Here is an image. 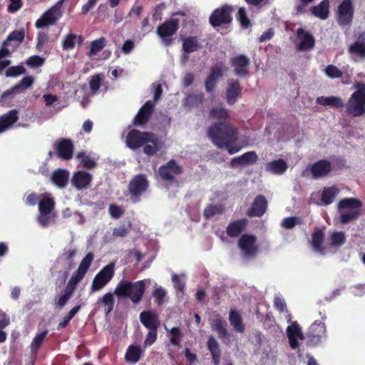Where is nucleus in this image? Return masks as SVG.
<instances>
[{"instance_id": "64", "label": "nucleus", "mask_w": 365, "mask_h": 365, "mask_svg": "<svg viewBox=\"0 0 365 365\" xmlns=\"http://www.w3.org/2000/svg\"><path fill=\"white\" fill-rule=\"evenodd\" d=\"M48 40V36L44 32H40L37 36L36 48L41 51Z\"/></svg>"}, {"instance_id": "31", "label": "nucleus", "mask_w": 365, "mask_h": 365, "mask_svg": "<svg viewBox=\"0 0 365 365\" xmlns=\"http://www.w3.org/2000/svg\"><path fill=\"white\" fill-rule=\"evenodd\" d=\"M207 348L211 353L214 365H219L221 357V349L218 342L213 336H210L208 338Z\"/></svg>"}, {"instance_id": "12", "label": "nucleus", "mask_w": 365, "mask_h": 365, "mask_svg": "<svg viewBox=\"0 0 365 365\" xmlns=\"http://www.w3.org/2000/svg\"><path fill=\"white\" fill-rule=\"evenodd\" d=\"M230 66L233 68L234 73L239 77H245L249 74L250 59L245 54H240L230 58Z\"/></svg>"}, {"instance_id": "16", "label": "nucleus", "mask_w": 365, "mask_h": 365, "mask_svg": "<svg viewBox=\"0 0 365 365\" xmlns=\"http://www.w3.org/2000/svg\"><path fill=\"white\" fill-rule=\"evenodd\" d=\"M155 103L152 101H148L139 109L135 116L133 123L136 126H143L150 120L154 109Z\"/></svg>"}, {"instance_id": "63", "label": "nucleus", "mask_w": 365, "mask_h": 365, "mask_svg": "<svg viewBox=\"0 0 365 365\" xmlns=\"http://www.w3.org/2000/svg\"><path fill=\"white\" fill-rule=\"evenodd\" d=\"M218 81L210 76H208L205 81V88L207 93H212L217 86Z\"/></svg>"}, {"instance_id": "35", "label": "nucleus", "mask_w": 365, "mask_h": 365, "mask_svg": "<svg viewBox=\"0 0 365 365\" xmlns=\"http://www.w3.org/2000/svg\"><path fill=\"white\" fill-rule=\"evenodd\" d=\"M113 294H115L107 292L97 301L98 305L103 306L106 316L108 315L113 309L115 304Z\"/></svg>"}, {"instance_id": "47", "label": "nucleus", "mask_w": 365, "mask_h": 365, "mask_svg": "<svg viewBox=\"0 0 365 365\" xmlns=\"http://www.w3.org/2000/svg\"><path fill=\"white\" fill-rule=\"evenodd\" d=\"M48 331L47 329L37 334L32 340L31 344V350L32 354H36L43 344V342L47 336Z\"/></svg>"}, {"instance_id": "9", "label": "nucleus", "mask_w": 365, "mask_h": 365, "mask_svg": "<svg viewBox=\"0 0 365 365\" xmlns=\"http://www.w3.org/2000/svg\"><path fill=\"white\" fill-rule=\"evenodd\" d=\"M115 264L109 263L103 267L94 277L91 284L92 292H97L102 289L114 276Z\"/></svg>"}, {"instance_id": "36", "label": "nucleus", "mask_w": 365, "mask_h": 365, "mask_svg": "<svg viewBox=\"0 0 365 365\" xmlns=\"http://www.w3.org/2000/svg\"><path fill=\"white\" fill-rule=\"evenodd\" d=\"M324 239V233L319 228H316L312 235V245L313 249L324 254V247L322 246V242Z\"/></svg>"}, {"instance_id": "51", "label": "nucleus", "mask_w": 365, "mask_h": 365, "mask_svg": "<svg viewBox=\"0 0 365 365\" xmlns=\"http://www.w3.org/2000/svg\"><path fill=\"white\" fill-rule=\"evenodd\" d=\"M224 210L223 206L221 205H209L205 208L203 215L206 219H210L217 214L223 213Z\"/></svg>"}, {"instance_id": "24", "label": "nucleus", "mask_w": 365, "mask_h": 365, "mask_svg": "<svg viewBox=\"0 0 365 365\" xmlns=\"http://www.w3.org/2000/svg\"><path fill=\"white\" fill-rule=\"evenodd\" d=\"M62 16L61 12H58L51 7L48 9L36 23L37 29H42L46 26L54 24Z\"/></svg>"}, {"instance_id": "48", "label": "nucleus", "mask_w": 365, "mask_h": 365, "mask_svg": "<svg viewBox=\"0 0 365 365\" xmlns=\"http://www.w3.org/2000/svg\"><path fill=\"white\" fill-rule=\"evenodd\" d=\"M210 115L215 119H226L229 117V113L225 106L221 104L212 107L210 110Z\"/></svg>"}, {"instance_id": "60", "label": "nucleus", "mask_w": 365, "mask_h": 365, "mask_svg": "<svg viewBox=\"0 0 365 365\" xmlns=\"http://www.w3.org/2000/svg\"><path fill=\"white\" fill-rule=\"evenodd\" d=\"M101 83L102 76L101 74L93 76L89 81L90 89L93 92L97 91L100 88Z\"/></svg>"}, {"instance_id": "37", "label": "nucleus", "mask_w": 365, "mask_h": 365, "mask_svg": "<svg viewBox=\"0 0 365 365\" xmlns=\"http://www.w3.org/2000/svg\"><path fill=\"white\" fill-rule=\"evenodd\" d=\"M182 46L183 51L186 53H191L201 48L197 36H188L184 38Z\"/></svg>"}, {"instance_id": "62", "label": "nucleus", "mask_w": 365, "mask_h": 365, "mask_svg": "<svg viewBox=\"0 0 365 365\" xmlns=\"http://www.w3.org/2000/svg\"><path fill=\"white\" fill-rule=\"evenodd\" d=\"M109 214L112 218L118 219L124 214V210L120 206L112 204L109 206Z\"/></svg>"}, {"instance_id": "46", "label": "nucleus", "mask_w": 365, "mask_h": 365, "mask_svg": "<svg viewBox=\"0 0 365 365\" xmlns=\"http://www.w3.org/2000/svg\"><path fill=\"white\" fill-rule=\"evenodd\" d=\"M106 38L101 37L93 41L91 43V48L88 53V56L92 57L103 49L106 46Z\"/></svg>"}, {"instance_id": "49", "label": "nucleus", "mask_w": 365, "mask_h": 365, "mask_svg": "<svg viewBox=\"0 0 365 365\" xmlns=\"http://www.w3.org/2000/svg\"><path fill=\"white\" fill-rule=\"evenodd\" d=\"M25 38V30L24 29H21L19 30H14L11 31L6 37L4 41V45L8 44L11 41H16L19 44L21 43Z\"/></svg>"}, {"instance_id": "18", "label": "nucleus", "mask_w": 365, "mask_h": 365, "mask_svg": "<svg viewBox=\"0 0 365 365\" xmlns=\"http://www.w3.org/2000/svg\"><path fill=\"white\" fill-rule=\"evenodd\" d=\"M326 327L322 322L315 321L310 326L307 332V338L309 344H317L325 335Z\"/></svg>"}, {"instance_id": "53", "label": "nucleus", "mask_w": 365, "mask_h": 365, "mask_svg": "<svg viewBox=\"0 0 365 365\" xmlns=\"http://www.w3.org/2000/svg\"><path fill=\"white\" fill-rule=\"evenodd\" d=\"M346 242V236L343 232H334L330 237V243L333 247H340Z\"/></svg>"}, {"instance_id": "5", "label": "nucleus", "mask_w": 365, "mask_h": 365, "mask_svg": "<svg viewBox=\"0 0 365 365\" xmlns=\"http://www.w3.org/2000/svg\"><path fill=\"white\" fill-rule=\"evenodd\" d=\"M94 255L92 252H88L83 258L76 272L71 276L69 279L66 289L74 292L77 284L83 279L86 272H88L91 264L93 260Z\"/></svg>"}, {"instance_id": "59", "label": "nucleus", "mask_w": 365, "mask_h": 365, "mask_svg": "<svg viewBox=\"0 0 365 365\" xmlns=\"http://www.w3.org/2000/svg\"><path fill=\"white\" fill-rule=\"evenodd\" d=\"M245 165L255 164L257 161V155L255 151H249L240 155Z\"/></svg>"}, {"instance_id": "43", "label": "nucleus", "mask_w": 365, "mask_h": 365, "mask_svg": "<svg viewBox=\"0 0 365 365\" xmlns=\"http://www.w3.org/2000/svg\"><path fill=\"white\" fill-rule=\"evenodd\" d=\"M229 318L230 324L234 327L235 331L240 333H242L245 331V327L242 324V317L237 312L232 310L230 312Z\"/></svg>"}, {"instance_id": "42", "label": "nucleus", "mask_w": 365, "mask_h": 365, "mask_svg": "<svg viewBox=\"0 0 365 365\" xmlns=\"http://www.w3.org/2000/svg\"><path fill=\"white\" fill-rule=\"evenodd\" d=\"M78 40V43H83V38L81 36H78L74 34H68L64 36L62 41V48L63 50L73 49L75 47L76 41Z\"/></svg>"}, {"instance_id": "34", "label": "nucleus", "mask_w": 365, "mask_h": 365, "mask_svg": "<svg viewBox=\"0 0 365 365\" xmlns=\"http://www.w3.org/2000/svg\"><path fill=\"white\" fill-rule=\"evenodd\" d=\"M211 329L212 331L218 334V336L221 339L227 336V322L217 315L211 322Z\"/></svg>"}, {"instance_id": "58", "label": "nucleus", "mask_w": 365, "mask_h": 365, "mask_svg": "<svg viewBox=\"0 0 365 365\" xmlns=\"http://www.w3.org/2000/svg\"><path fill=\"white\" fill-rule=\"evenodd\" d=\"M45 62V59L39 56L34 55L29 57L26 61L27 66L31 68L41 66Z\"/></svg>"}, {"instance_id": "38", "label": "nucleus", "mask_w": 365, "mask_h": 365, "mask_svg": "<svg viewBox=\"0 0 365 365\" xmlns=\"http://www.w3.org/2000/svg\"><path fill=\"white\" fill-rule=\"evenodd\" d=\"M143 350L139 346L130 345L128 346L125 359L128 363L136 364L140 359Z\"/></svg>"}, {"instance_id": "3", "label": "nucleus", "mask_w": 365, "mask_h": 365, "mask_svg": "<svg viewBox=\"0 0 365 365\" xmlns=\"http://www.w3.org/2000/svg\"><path fill=\"white\" fill-rule=\"evenodd\" d=\"M340 222L345 225L359 218L362 207L361 201L355 197L344 198L338 202Z\"/></svg>"}, {"instance_id": "57", "label": "nucleus", "mask_w": 365, "mask_h": 365, "mask_svg": "<svg viewBox=\"0 0 365 365\" xmlns=\"http://www.w3.org/2000/svg\"><path fill=\"white\" fill-rule=\"evenodd\" d=\"M324 72L325 74L331 78H339L343 76L342 71L336 66L331 64L326 67Z\"/></svg>"}, {"instance_id": "55", "label": "nucleus", "mask_w": 365, "mask_h": 365, "mask_svg": "<svg viewBox=\"0 0 365 365\" xmlns=\"http://www.w3.org/2000/svg\"><path fill=\"white\" fill-rule=\"evenodd\" d=\"M26 73L25 68L21 65L10 66L6 70L5 75L6 77H17Z\"/></svg>"}, {"instance_id": "14", "label": "nucleus", "mask_w": 365, "mask_h": 365, "mask_svg": "<svg viewBox=\"0 0 365 365\" xmlns=\"http://www.w3.org/2000/svg\"><path fill=\"white\" fill-rule=\"evenodd\" d=\"M57 156L61 160H68L73 158L74 145L71 139L61 138L54 144Z\"/></svg>"}, {"instance_id": "28", "label": "nucleus", "mask_w": 365, "mask_h": 365, "mask_svg": "<svg viewBox=\"0 0 365 365\" xmlns=\"http://www.w3.org/2000/svg\"><path fill=\"white\" fill-rule=\"evenodd\" d=\"M19 120L18 111L16 109L9 110L0 116V133L8 130Z\"/></svg>"}, {"instance_id": "2", "label": "nucleus", "mask_w": 365, "mask_h": 365, "mask_svg": "<svg viewBox=\"0 0 365 365\" xmlns=\"http://www.w3.org/2000/svg\"><path fill=\"white\" fill-rule=\"evenodd\" d=\"M145 292L144 280L132 282L121 280L116 286L114 294L119 298H128L135 304L140 302Z\"/></svg>"}, {"instance_id": "23", "label": "nucleus", "mask_w": 365, "mask_h": 365, "mask_svg": "<svg viewBox=\"0 0 365 365\" xmlns=\"http://www.w3.org/2000/svg\"><path fill=\"white\" fill-rule=\"evenodd\" d=\"M332 170L331 163L327 160H320L314 163L310 168L313 178L319 179L326 177Z\"/></svg>"}, {"instance_id": "32", "label": "nucleus", "mask_w": 365, "mask_h": 365, "mask_svg": "<svg viewBox=\"0 0 365 365\" xmlns=\"http://www.w3.org/2000/svg\"><path fill=\"white\" fill-rule=\"evenodd\" d=\"M316 101L319 105L327 106L337 109L344 107L343 99L338 96H320L317 98Z\"/></svg>"}, {"instance_id": "25", "label": "nucleus", "mask_w": 365, "mask_h": 365, "mask_svg": "<svg viewBox=\"0 0 365 365\" xmlns=\"http://www.w3.org/2000/svg\"><path fill=\"white\" fill-rule=\"evenodd\" d=\"M140 321L149 330L158 329L160 324L158 314L151 310L140 312Z\"/></svg>"}, {"instance_id": "29", "label": "nucleus", "mask_w": 365, "mask_h": 365, "mask_svg": "<svg viewBox=\"0 0 365 365\" xmlns=\"http://www.w3.org/2000/svg\"><path fill=\"white\" fill-rule=\"evenodd\" d=\"M51 180L59 188H64L68 183L69 173L65 169H57L53 171Z\"/></svg>"}, {"instance_id": "15", "label": "nucleus", "mask_w": 365, "mask_h": 365, "mask_svg": "<svg viewBox=\"0 0 365 365\" xmlns=\"http://www.w3.org/2000/svg\"><path fill=\"white\" fill-rule=\"evenodd\" d=\"M242 86L237 79H231L227 83L225 91L226 102L230 106H233L237 100L242 97Z\"/></svg>"}, {"instance_id": "30", "label": "nucleus", "mask_w": 365, "mask_h": 365, "mask_svg": "<svg viewBox=\"0 0 365 365\" xmlns=\"http://www.w3.org/2000/svg\"><path fill=\"white\" fill-rule=\"evenodd\" d=\"M149 138L152 141H148V143L143 146V153L148 156H153L160 150L163 146V143L155 133H153V137H150Z\"/></svg>"}, {"instance_id": "44", "label": "nucleus", "mask_w": 365, "mask_h": 365, "mask_svg": "<svg viewBox=\"0 0 365 365\" xmlns=\"http://www.w3.org/2000/svg\"><path fill=\"white\" fill-rule=\"evenodd\" d=\"M77 158L81 160V164L84 168L92 170L97 165L96 159L86 155L84 152L78 153L77 154Z\"/></svg>"}, {"instance_id": "39", "label": "nucleus", "mask_w": 365, "mask_h": 365, "mask_svg": "<svg viewBox=\"0 0 365 365\" xmlns=\"http://www.w3.org/2000/svg\"><path fill=\"white\" fill-rule=\"evenodd\" d=\"M287 163L282 159L274 160L268 163L266 165L267 171L277 175L284 173L287 170Z\"/></svg>"}, {"instance_id": "17", "label": "nucleus", "mask_w": 365, "mask_h": 365, "mask_svg": "<svg viewBox=\"0 0 365 365\" xmlns=\"http://www.w3.org/2000/svg\"><path fill=\"white\" fill-rule=\"evenodd\" d=\"M34 81V78L31 76L24 77L17 84L14 86L10 89L5 91L1 94V100H5L9 97L12 98L16 94L22 93L32 86Z\"/></svg>"}, {"instance_id": "7", "label": "nucleus", "mask_w": 365, "mask_h": 365, "mask_svg": "<svg viewBox=\"0 0 365 365\" xmlns=\"http://www.w3.org/2000/svg\"><path fill=\"white\" fill-rule=\"evenodd\" d=\"M354 6L351 0H343L336 11V19L339 26L350 25L354 19Z\"/></svg>"}, {"instance_id": "50", "label": "nucleus", "mask_w": 365, "mask_h": 365, "mask_svg": "<svg viewBox=\"0 0 365 365\" xmlns=\"http://www.w3.org/2000/svg\"><path fill=\"white\" fill-rule=\"evenodd\" d=\"M349 52L361 58H365V43L356 41L349 46Z\"/></svg>"}, {"instance_id": "6", "label": "nucleus", "mask_w": 365, "mask_h": 365, "mask_svg": "<svg viewBox=\"0 0 365 365\" xmlns=\"http://www.w3.org/2000/svg\"><path fill=\"white\" fill-rule=\"evenodd\" d=\"M233 10V6L230 4H224L215 9L210 16V24L214 28L224 24H230L232 21V13Z\"/></svg>"}, {"instance_id": "26", "label": "nucleus", "mask_w": 365, "mask_h": 365, "mask_svg": "<svg viewBox=\"0 0 365 365\" xmlns=\"http://www.w3.org/2000/svg\"><path fill=\"white\" fill-rule=\"evenodd\" d=\"M179 29V20L171 19L166 20L157 29V34L160 38L170 37L174 35Z\"/></svg>"}, {"instance_id": "4", "label": "nucleus", "mask_w": 365, "mask_h": 365, "mask_svg": "<svg viewBox=\"0 0 365 365\" xmlns=\"http://www.w3.org/2000/svg\"><path fill=\"white\" fill-rule=\"evenodd\" d=\"M149 187V181L144 174L135 175L130 181L128 186V192L130 200L133 203L138 202L140 197L146 192Z\"/></svg>"}, {"instance_id": "13", "label": "nucleus", "mask_w": 365, "mask_h": 365, "mask_svg": "<svg viewBox=\"0 0 365 365\" xmlns=\"http://www.w3.org/2000/svg\"><path fill=\"white\" fill-rule=\"evenodd\" d=\"M182 172V168L175 160H169L165 165H161L158 169L160 177L165 181L173 180L175 175H180Z\"/></svg>"}, {"instance_id": "19", "label": "nucleus", "mask_w": 365, "mask_h": 365, "mask_svg": "<svg viewBox=\"0 0 365 365\" xmlns=\"http://www.w3.org/2000/svg\"><path fill=\"white\" fill-rule=\"evenodd\" d=\"M93 175L84 170H78L73 173L71 178L72 185L77 190L87 189L91 186Z\"/></svg>"}, {"instance_id": "40", "label": "nucleus", "mask_w": 365, "mask_h": 365, "mask_svg": "<svg viewBox=\"0 0 365 365\" xmlns=\"http://www.w3.org/2000/svg\"><path fill=\"white\" fill-rule=\"evenodd\" d=\"M55 205L54 200L44 195L38 202L39 212L43 215H49L53 210Z\"/></svg>"}, {"instance_id": "45", "label": "nucleus", "mask_w": 365, "mask_h": 365, "mask_svg": "<svg viewBox=\"0 0 365 365\" xmlns=\"http://www.w3.org/2000/svg\"><path fill=\"white\" fill-rule=\"evenodd\" d=\"M204 99V95L200 93H190L184 101V104L189 107H197L202 104Z\"/></svg>"}, {"instance_id": "11", "label": "nucleus", "mask_w": 365, "mask_h": 365, "mask_svg": "<svg viewBox=\"0 0 365 365\" xmlns=\"http://www.w3.org/2000/svg\"><path fill=\"white\" fill-rule=\"evenodd\" d=\"M345 113L352 118L361 117L365 114V98L351 95L344 103Z\"/></svg>"}, {"instance_id": "33", "label": "nucleus", "mask_w": 365, "mask_h": 365, "mask_svg": "<svg viewBox=\"0 0 365 365\" xmlns=\"http://www.w3.org/2000/svg\"><path fill=\"white\" fill-rule=\"evenodd\" d=\"M311 12L316 17L327 19L329 14V1H322L318 5L312 7Z\"/></svg>"}, {"instance_id": "54", "label": "nucleus", "mask_w": 365, "mask_h": 365, "mask_svg": "<svg viewBox=\"0 0 365 365\" xmlns=\"http://www.w3.org/2000/svg\"><path fill=\"white\" fill-rule=\"evenodd\" d=\"M302 223L303 221L302 218L294 216L285 217L282 220L281 225L285 229L290 230L292 229L297 225H302Z\"/></svg>"}, {"instance_id": "10", "label": "nucleus", "mask_w": 365, "mask_h": 365, "mask_svg": "<svg viewBox=\"0 0 365 365\" xmlns=\"http://www.w3.org/2000/svg\"><path fill=\"white\" fill-rule=\"evenodd\" d=\"M257 237L254 235L244 234L238 240V247L246 258H254L258 253Z\"/></svg>"}, {"instance_id": "41", "label": "nucleus", "mask_w": 365, "mask_h": 365, "mask_svg": "<svg viewBox=\"0 0 365 365\" xmlns=\"http://www.w3.org/2000/svg\"><path fill=\"white\" fill-rule=\"evenodd\" d=\"M339 190L334 186L324 187L322 193L321 200L324 205H330L333 202L334 199L338 195Z\"/></svg>"}, {"instance_id": "61", "label": "nucleus", "mask_w": 365, "mask_h": 365, "mask_svg": "<svg viewBox=\"0 0 365 365\" xmlns=\"http://www.w3.org/2000/svg\"><path fill=\"white\" fill-rule=\"evenodd\" d=\"M157 336H158V329L149 330L146 335L144 343H143L144 346L148 347V346L153 345L155 342V341L157 339Z\"/></svg>"}, {"instance_id": "56", "label": "nucleus", "mask_w": 365, "mask_h": 365, "mask_svg": "<svg viewBox=\"0 0 365 365\" xmlns=\"http://www.w3.org/2000/svg\"><path fill=\"white\" fill-rule=\"evenodd\" d=\"M170 333L171 334L170 338V344L174 346H179L182 336L180 329L178 327H173L170 330Z\"/></svg>"}, {"instance_id": "20", "label": "nucleus", "mask_w": 365, "mask_h": 365, "mask_svg": "<svg viewBox=\"0 0 365 365\" xmlns=\"http://www.w3.org/2000/svg\"><path fill=\"white\" fill-rule=\"evenodd\" d=\"M267 208V200L262 195H258L255 197L251 207L247 210L249 217H262Z\"/></svg>"}, {"instance_id": "8", "label": "nucleus", "mask_w": 365, "mask_h": 365, "mask_svg": "<svg viewBox=\"0 0 365 365\" xmlns=\"http://www.w3.org/2000/svg\"><path fill=\"white\" fill-rule=\"evenodd\" d=\"M153 137V133L148 131H140L137 129L130 130L126 136V145L130 149L136 150L152 141L149 138Z\"/></svg>"}, {"instance_id": "21", "label": "nucleus", "mask_w": 365, "mask_h": 365, "mask_svg": "<svg viewBox=\"0 0 365 365\" xmlns=\"http://www.w3.org/2000/svg\"><path fill=\"white\" fill-rule=\"evenodd\" d=\"M297 38L299 41L297 45L299 51H308L314 48L315 40L312 34L303 28L297 30Z\"/></svg>"}, {"instance_id": "52", "label": "nucleus", "mask_w": 365, "mask_h": 365, "mask_svg": "<svg viewBox=\"0 0 365 365\" xmlns=\"http://www.w3.org/2000/svg\"><path fill=\"white\" fill-rule=\"evenodd\" d=\"M236 17L242 28L247 29L251 26V22L250 19L247 17L245 7H240L238 9Z\"/></svg>"}, {"instance_id": "22", "label": "nucleus", "mask_w": 365, "mask_h": 365, "mask_svg": "<svg viewBox=\"0 0 365 365\" xmlns=\"http://www.w3.org/2000/svg\"><path fill=\"white\" fill-rule=\"evenodd\" d=\"M287 335L289 339L290 347L292 349H296L299 347V344L298 339H304V336L302 329L297 322L292 323L290 326L287 327Z\"/></svg>"}, {"instance_id": "1", "label": "nucleus", "mask_w": 365, "mask_h": 365, "mask_svg": "<svg viewBox=\"0 0 365 365\" xmlns=\"http://www.w3.org/2000/svg\"><path fill=\"white\" fill-rule=\"evenodd\" d=\"M208 136L219 148H225L230 155L238 153L242 147L236 143L238 132L230 123L217 122L208 129Z\"/></svg>"}, {"instance_id": "27", "label": "nucleus", "mask_w": 365, "mask_h": 365, "mask_svg": "<svg viewBox=\"0 0 365 365\" xmlns=\"http://www.w3.org/2000/svg\"><path fill=\"white\" fill-rule=\"evenodd\" d=\"M248 225L247 218L235 220L229 223L226 228L227 235L230 237H236L239 236Z\"/></svg>"}]
</instances>
